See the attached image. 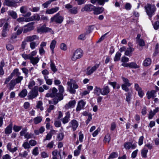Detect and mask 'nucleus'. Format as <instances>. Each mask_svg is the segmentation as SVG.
Here are the masks:
<instances>
[{
  "label": "nucleus",
  "mask_w": 159,
  "mask_h": 159,
  "mask_svg": "<svg viewBox=\"0 0 159 159\" xmlns=\"http://www.w3.org/2000/svg\"><path fill=\"white\" fill-rule=\"evenodd\" d=\"M57 89L53 87L49 90L48 93L46 94V96L47 97H57L60 100H62L63 98L62 94L57 93Z\"/></svg>",
  "instance_id": "obj_1"
},
{
  "label": "nucleus",
  "mask_w": 159,
  "mask_h": 159,
  "mask_svg": "<svg viewBox=\"0 0 159 159\" xmlns=\"http://www.w3.org/2000/svg\"><path fill=\"white\" fill-rule=\"evenodd\" d=\"M145 11L148 15L149 16V19L154 14V12L156 10V8L153 4L148 3L144 6Z\"/></svg>",
  "instance_id": "obj_2"
},
{
  "label": "nucleus",
  "mask_w": 159,
  "mask_h": 159,
  "mask_svg": "<svg viewBox=\"0 0 159 159\" xmlns=\"http://www.w3.org/2000/svg\"><path fill=\"white\" fill-rule=\"evenodd\" d=\"M63 17L58 12L51 18L50 23L54 22L57 24H60L63 21Z\"/></svg>",
  "instance_id": "obj_3"
},
{
  "label": "nucleus",
  "mask_w": 159,
  "mask_h": 159,
  "mask_svg": "<svg viewBox=\"0 0 159 159\" xmlns=\"http://www.w3.org/2000/svg\"><path fill=\"white\" fill-rule=\"evenodd\" d=\"M37 32L40 33H50L51 34L54 33V32L50 28L46 27L45 24H44L40 27L38 28Z\"/></svg>",
  "instance_id": "obj_4"
},
{
  "label": "nucleus",
  "mask_w": 159,
  "mask_h": 159,
  "mask_svg": "<svg viewBox=\"0 0 159 159\" xmlns=\"http://www.w3.org/2000/svg\"><path fill=\"white\" fill-rule=\"evenodd\" d=\"M38 95V87L35 86L34 88L29 93L28 99H32L36 97Z\"/></svg>",
  "instance_id": "obj_5"
},
{
  "label": "nucleus",
  "mask_w": 159,
  "mask_h": 159,
  "mask_svg": "<svg viewBox=\"0 0 159 159\" xmlns=\"http://www.w3.org/2000/svg\"><path fill=\"white\" fill-rule=\"evenodd\" d=\"M83 55V51L81 49H77L74 52L71 57V60L73 61H75L81 57Z\"/></svg>",
  "instance_id": "obj_6"
},
{
  "label": "nucleus",
  "mask_w": 159,
  "mask_h": 159,
  "mask_svg": "<svg viewBox=\"0 0 159 159\" xmlns=\"http://www.w3.org/2000/svg\"><path fill=\"white\" fill-rule=\"evenodd\" d=\"M69 127H71L73 131H75L78 126L79 124L77 121L75 119L72 120L69 123Z\"/></svg>",
  "instance_id": "obj_7"
},
{
  "label": "nucleus",
  "mask_w": 159,
  "mask_h": 159,
  "mask_svg": "<svg viewBox=\"0 0 159 159\" xmlns=\"http://www.w3.org/2000/svg\"><path fill=\"white\" fill-rule=\"evenodd\" d=\"M94 8L95 6L91 4H86L81 9V11L82 12L84 11H93Z\"/></svg>",
  "instance_id": "obj_8"
},
{
  "label": "nucleus",
  "mask_w": 159,
  "mask_h": 159,
  "mask_svg": "<svg viewBox=\"0 0 159 159\" xmlns=\"http://www.w3.org/2000/svg\"><path fill=\"white\" fill-rule=\"evenodd\" d=\"M33 25L32 23H30L25 25L23 28V33H26L34 29Z\"/></svg>",
  "instance_id": "obj_9"
},
{
  "label": "nucleus",
  "mask_w": 159,
  "mask_h": 159,
  "mask_svg": "<svg viewBox=\"0 0 159 159\" xmlns=\"http://www.w3.org/2000/svg\"><path fill=\"white\" fill-rule=\"evenodd\" d=\"M75 104L76 101L75 100L70 101L65 105L64 107L66 110L73 108L75 106Z\"/></svg>",
  "instance_id": "obj_10"
},
{
  "label": "nucleus",
  "mask_w": 159,
  "mask_h": 159,
  "mask_svg": "<svg viewBox=\"0 0 159 159\" xmlns=\"http://www.w3.org/2000/svg\"><path fill=\"white\" fill-rule=\"evenodd\" d=\"M86 104V102L83 100H81L79 101L78 103L76 108L77 111H80L81 109H83Z\"/></svg>",
  "instance_id": "obj_11"
},
{
  "label": "nucleus",
  "mask_w": 159,
  "mask_h": 159,
  "mask_svg": "<svg viewBox=\"0 0 159 159\" xmlns=\"http://www.w3.org/2000/svg\"><path fill=\"white\" fill-rule=\"evenodd\" d=\"M5 5L8 7H15L16 6V2L14 0H4Z\"/></svg>",
  "instance_id": "obj_12"
},
{
  "label": "nucleus",
  "mask_w": 159,
  "mask_h": 159,
  "mask_svg": "<svg viewBox=\"0 0 159 159\" xmlns=\"http://www.w3.org/2000/svg\"><path fill=\"white\" fill-rule=\"evenodd\" d=\"M110 92V89L109 86L107 85L104 86L102 89L101 94L102 95H107Z\"/></svg>",
  "instance_id": "obj_13"
},
{
  "label": "nucleus",
  "mask_w": 159,
  "mask_h": 159,
  "mask_svg": "<svg viewBox=\"0 0 159 159\" xmlns=\"http://www.w3.org/2000/svg\"><path fill=\"white\" fill-rule=\"evenodd\" d=\"M156 91L154 90H152L150 91H148L146 94L148 98L149 99L151 98H153L155 97H156L155 94L156 93Z\"/></svg>",
  "instance_id": "obj_14"
},
{
  "label": "nucleus",
  "mask_w": 159,
  "mask_h": 159,
  "mask_svg": "<svg viewBox=\"0 0 159 159\" xmlns=\"http://www.w3.org/2000/svg\"><path fill=\"white\" fill-rule=\"evenodd\" d=\"M38 37L36 35L32 36H28L25 38V40L27 42H33L35 39H38Z\"/></svg>",
  "instance_id": "obj_15"
},
{
  "label": "nucleus",
  "mask_w": 159,
  "mask_h": 159,
  "mask_svg": "<svg viewBox=\"0 0 159 159\" xmlns=\"http://www.w3.org/2000/svg\"><path fill=\"white\" fill-rule=\"evenodd\" d=\"M99 65L94 66L90 68L88 67L87 69L86 73L88 75H90L95 71L98 67Z\"/></svg>",
  "instance_id": "obj_16"
},
{
  "label": "nucleus",
  "mask_w": 159,
  "mask_h": 159,
  "mask_svg": "<svg viewBox=\"0 0 159 159\" xmlns=\"http://www.w3.org/2000/svg\"><path fill=\"white\" fill-rule=\"evenodd\" d=\"M104 9L102 7H95L93 10V13L94 14L98 15L102 13L104 11Z\"/></svg>",
  "instance_id": "obj_17"
},
{
  "label": "nucleus",
  "mask_w": 159,
  "mask_h": 159,
  "mask_svg": "<svg viewBox=\"0 0 159 159\" xmlns=\"http://www.w3.org/2000/svg\"><path fill=\"white\" fill-rule=\"evenodd\" d=\"M109 0H91L90 2L91 3L94 4L97 2L99 5H103L105 2H107Z\"/></svg>",
  "instance_id": "obj_18"
},
{
  "label": "nucleus",
  "mask_w": 159,
  "mask_h": 159,
  "mask_svg": "<svg viewBox=\"0 0 159 159\" xmlns=\"http://www.w3.org/2000/svg\"><path fill=\"white\" fill-rule=\"evenodd\" d=\"M59 9V7H56L51 9H48L46 11V13L49 14H52L57 11Z\"/></svg>",
  "instance_id": "obj_19"
},
{
  "label": "nucleus",
  "mask_w": 159,
  "mask_h": 159,
  "mask_svg": "<svg viewBox=\"0 0 159 159\" xmlns=\"http://www.w3.org/2000/svg\"><path fill=\"white\" fill-rule=\"evenodd\" d=\"M70 117V113L69 111H67L66 113V116L62 119V122L63 124H65L68 123Z\"/></svg>",
  "instance_id": "obj_20"
},
{
  "label": "nucleus",
  "mask_w": 159,
  "mask_h": 159,
  "mask_svg": "<svg viewBox=\"0 0 159 159\" xmlns=\"http://www.w3.org/2000/svg\"><path fill=\"white\" fill-rule=\"evenodd\" d=\"M134 50V48L132 47L128 48L126 50L125 54V55L130 57L131 55L132 52Z\"/></svg>",
  "instance_id": "obj_21"
},
{
  "label": "nucleus",
  "mask_w": 159,
  "mask_h": 159,
  "mask_svg": "<svg viewBox=\"0 0 159 159\" xmlns=\"http://www.w3.org/2000/svg\"><path fill=\"white\" fill-rule=\"evenodd\" d=\"M12 124H10L7 126L5 129V134H10L12 132Z\"/></svg>",
  "instance_id": "obj_22"
},
{
  "label": "nucleus",
  "mask_w": 159,
  "mask_h": 159,
  "mask_svg": "<svg viewBox=\"0 0 159 159\" xmlns=\"http://www.w3.org/2000/svg\"><path fill=\"white\" fill-rule=\"evenodd\" d=\"M29 19L30 21L37 20L39 21L40 20V17L39 15L37 14H34L31 16Z\"/></svg>",
  "instance_id": "obj_23"
},
{
  "label": "nucleus",
  "mask_w": 159,
  "mask_h": 159,
  "mask_svg": "<svg viewBox=\"0 0 159 159\" xmlns=\"http://www.w3.org/2000/svg\"><path fill=\"white\" fill-rule=\"evenodd\" d=\"M16 84L15 80H13L9 83L7 87H9V89L10 90H12L14 88Z\"/></svg>",
  "instance_id": "obj_24"
},
{
  "label": "nucleus",
  "mask_w": 159,
  "mask_h": 159,
  "mask_svg": "<svg viewBox=\"0 0 159 159\" xmlns=\"http://www.w3.org/2000/svg\"><path fill=\"white\" fill-rule=\"evenodd\" d=\"M57 41L55 40H52L51 42L50 47L52 54L54 53V49L55 47Z\"/></svg>",
  "instance_id": "obj_25"
},
{
  "label": "nucleus",
  "mask_w": 159,
  "mask_h": 159,
  "mask_svg": "<svg viewBox=\"0 0 159 159\" xmlns=\"http://www.w3.org/2000/svg\"><path fill=\"white\" fill-rule=\"evenodd\" d=\"M39 60V58L38 57H32L30 59V62L34 65L37 64Z\"/></svg>",
  "instance_id": "obj_26"
},
{
  "label": "nucleus",
  "mask_w": 159,
  "mask_h": 159,
  "mask_svg": "<svg viewBox=\"0 0 159 159\" xmlns=\"http://www.w3.org/2000/svg\"><path fill=\"white\" fill-rule=\"evenodd\" d=\"M148 152V150L145 147L141 150V154L143 157L146 158L147 157V154Z\"/></svg>",
  "instance_id": "obj_27"
},
{
  "label": "nucleus",
  "mask_w": 159,
  "mask_h": 159,
  "mask_svg": "<svg viewBox=\"0 0 159 159\" xmlns=\"http://www.w3.org/2000/svg\"><path fill=\"white\" fill-rule=\"evenodd\" d=\"M45 130V129L43 126L41 127L39 129H37L34 130V134L36 135H39L40 133L42 134L43 133Z\"/></svg>",
  "instance_id": "obj_28"
},
{
  "label": "nucleus",
  "mask_w": 159,
  "mask_h": 159,
  "mask_svg": "<svg viewBox=\"0 0 159 159\" xmlns=\"http://www.w3.org/2000/svg\"><path fill=\"white\" fill-rule=\"evenodd\" d=\"M27 94V92L26 89H24L22 90L19 93V96L21 98H24Z\"/></svg>",
  "instance_id": "obj_29"
},
{
  "label": "nucleus",
  "mask_w": 159,
  "mask_h": 159,
  "mask_svg": "<svg viewBox=\"0 0 159 159\" xmlns=\"http://www.w3.org/2000/svg\"><path fill=\"white\" fill-rule=\"evenodd\" d=\"M94 93L97 95L98 96L102 93V89L97 86L95 87L94 90Z\"/></svg>",
  "instance_id": "obj_30"
},
{
  "label": "nucleus",
  "mask_w": 159,
  "mask_h": 159,
  "mask_svg": "<svg viewBox=\"0 0 159 159\" xmlns=\"http://www.w3.org/2000/svg\"><path fill=\"white\" fill-rule=\"evenodd\" d=\"M151 63V59L149 58H147L144 60L143 62V65L144 66H147L150 65Z\"/></svg>",
  "instance_id": "obj_31"
},
{
  "label": "nucleus",
  "mask_w": 159,
  "mask_h": 159,
  "mask_svg": "<svg viewBox=\"0 0 159 159\" xmlns=\"http://www.w3.org/2000/svg\"><path fill=\"white\" fill-rule=\"evenodd\" d=\"M42 120V117L41 116H37L34 118V122L35 124H37L41 122Z\"/></svg>",
  "instance_id": "obj_32"
},
{
  "label": "nucleus",
  "mask_w": 159,
  "mask_h": 159,
  "mask_svg": "<svg viewBox=\"0 0 159 159\" xmlns=\"http://www.w3.org/2000/svg\"><path fill=\"white\" fill-rule=\"evenodd\" d=\"M129 67L130 68L136 69L139 67V66L136 64V63L132 62L129 63Z\"/></svg>",
  "instance_id": "obj_33"
},
{
  "label": "nucleus",
  "mask_w": 159,
  "mask_h": 159,
  "mask_svg": "<svg viewBox=\"0 0 159 159\" xmlns=\"http://www.w3.org/2000/svg\"><path fill=\"white\" fill-rule=\"evenodd\" d=\"M8 15L11 16L13 18L16 19L17 17L16 13L13 11H9L8 12Z\"/></svg>",
  "instance_id": "obj_34"
},
{
  "label": "nucleus",
  "mask_w": 159,
  "mask_h": 159,
  "mask_svg": "<svg viewBox=\"0 0 159 159\" xmlns=\"http://www.w3.org/2000/svg\"><path fill=\"white\" fill-rule=\"evenodd\" d=\"M121 55V54L120 52H117L114 58V61H119L120 60Z\"/></svg>",
  "instance_id": "obj_35"
},
{
  "label": "nucleus",
  "mask_w": 159,
  "mask_h": 159,
  "mask_svg": "<svg viewBox=\"0 0 159 159\" xmlns=\"http://www.w3.org/2000/svg\"><path fill=\"white\" fill-rule=\"evenodd\" d=\"M118 156L117 153L116 152H112L109 156L107 159L110 158L113 159L117 157Z\"/></svg>",
  "instance_id": "obj_36"
},
{
  "label": "nucleus",
  "mask_w": 159,
  "mask_h": 159,
  "mask_svg": "<svg viewBox=\"0 0 159 159\" xmlns=\"http://www.w3.org/2000/svg\"><path fill=\"white\" fill-rule=\"evenodd\" d=\"M43 102L41 101H39L38 102L36 107L40 109L41 111H42L43 110V107H42Z\"/></svg>",
  "instance_id": "obj_37"
},
{
  "label": "nucleus",
  "mask_w": 159,
  "mask_h": 159,
  "mask_svg": "<svg viewBox=\"0 0 159 159\" xmlns=\"http://www.w3.org/2000/svg\"><path fill=\"white\" fill-rule=\"evenodd\" d=\"M122 79L124 83L123 84H124L127 85L128 87L130 86L131 85V84L129 83V80L123 77L122 78Z\"/></svg>",
  "instance_id": "obj_38"
},
{
  "label": "nucleus",
  "mask_w": 159,
  "mask_h": 159,
  "mask_svg": "<svg viewBox=\"0 0 159 159\" xmlns=\"http://www.w3.org/2000/svg\"><path fill=\"white\" fill-rule=\"evenodd\" d=\"M48 76H45L44 79L46 81V83L49 85H51L52 82V80L48 79Z\"/></svg>",
  "instance_id": "obj_39"
},
{
  "label": "nucleus",
  "mask_w": 159,
  "mask_h": 159,
  "mask_svg": "<svg viewBox=\"0 0 159 159\" xmlns=\"http://www.w3.org/2000/svg\"><path fill=\"white\" fill-rule=\"evenodd\" d=\"M54 146H55V145L54 144V142L53 141H52L48 143L46 146V147L49 149H51L53 148Z\"/></svg>",
  "instance_id": "obj_40"
},
{
  "label": "nucleus",
  "mask_w": 159,
  "mask_h": 159,
  "mask_svg": "<svg viewBox=\"0 0 159 159\" xmlns=\"http://www.w3.org/2000/svg\"><path fill=\"white\" fill-rule=\"evenodd\" d=\"M10 27V26L9 24L7 22H6L3 26V30L8 32L9 30Z\"/></svg>",
  "instance_id": "obj_41"
},
{
  "label": "nucleus",
  "mask_w": 159,
  "mask_h": 159,
  "mask_svg": "<svg viewBox=\"0 0 159 159\" xmlns=\"http://www.w3.org/2000/svg\"><path fill=\"white\" fill-rule=\"evenodd\" d=\"M24 137L25 139H27L32 138L34 137V134L31 133H27L25 134Z\"/></svg>",
  "instance_id": "obj_42"
},
{
  "label": "nucleus",
  "mask_w": 159,
  "mask_h": 159,
  "mask_svg": "<svg viewBox=\"0 0 159 159\" xmlns=\"http://www.w3.org/2000/svg\"><path fill=\"white\" fill-rule=\"evenodd\" d=\"M39 154V148L38 147H35L33 150L32 154L34 156H37Z\"/></svg>",
  "instance_id": "obj_43"
},
{
  "label": "nucleus",
  "mask_w": 159,
  "mask_h": 159,
  "mask_svg": "<svg viewBox=\"0 0 159 159\" xmlns=\"http://www.w3.org/2000/svg\"><path fill=\"white\" fill-rule=\"evenodd\" d=\"M137 43H138L139 45L141 47H143L145 46V42L143 39H140L136 41Z\"/></svg>",
  "instance_id": "obj_44"
},
{
  "label": "nucleus",
  "mask_w": 159,
  "mask_h": 159,
  "mask_svg": "<svg viewBox=\"0 0 159 159\" xmlns=\"http://www.w3.org/2000/svg\"><path fill=\"white\" fill-rule=\"evenodd\" d=\"M11 74H12V76L13 77L14 75H16V76H20V73L19 71V70L18 69H16L14 70L12 73Z\"/></svg>",
  "instance_id": "obj_45"
},
{
  "label": "nucleus",
  "mask_w": 159,
  "mask_h": 159,
  "mask_svg": "<svg viewBox=\"0 0 159 159\" xmlns=\"http://www.w3.org/2000/svg\"><path fill=\"white\" fill-rule=\"evenodd\" d=\"M27 10V8L26 6H24L20 7V11L22 13H25Z\"/></svg>",
  "instance_id": "obj_46"
},
{
  "label": "nucleus",
  "mask_w": 159,
  "mask_h": 159,
  "mask_svg": "<svg viewBox=\"0 0 159 159\" xmlns=\"http://www.w3.org/2000/svg\"><path fill=\"white\" fill-rule=\"evenodd\" d=\"M52 133L51 132L48 133L45 139L43 140V141H45L46 140H50L52 138Z\"/></svg>",
  "instance_id": "obj_47"
},
{
  "label": "nucleus",
  "mask_w": 159,
  "mask_h": 159,
  "mask_svg": "<svg viewBox=\"0 0 159 159\" xmlns=\"http://www.w3.org/2000/svg\"><path fill=\"white\" fill-rule=\"evenodd\" d=\"M50 67L52 70L54 72H55L57 71V69L56 68L54 64L51 62L50 64Z\"/></svg>",
  "instance_id": "obj_48"
},
{
  "label": "nucleus",
  "mask_w": 159,
  "mask_h": 159,
  "mask_svg": "<svg viewBox=\"0 0 159 159\" xmlns=\"http://www.w3.org/2000/svg\"><path fill=\"white\" fill-rule=\"evenodd\" d=\"M64 134L63 133H58L57 135V139L59 141L62 140L64 138Z\"/></svg>",
  "instance_id": "obj_49"
},
{
  "label": "nucleus",
  "mask_w": 159,
  "mask_h": 159,
  "mask_svg": "<svg viewBox=\"0 0 159 159\" xmlns=\"http://www.w3.org/2000/svg\"><path fill=\"white\" fill-rule=\"evenodd\" d=\"M17 76V77L15 80L16 83H20L23 79V77L20 76Z\"/></svg>",
  "instance_id": "obj_50"
},
{
  "label": "nucleus",
  "mask_w": 159,
  "mask_h": 159,
  "mask_svg": "<svg viewBox=\"0 0 159 159\" xmlns=\"http://www.w3.org/2000/svg\"><path fill=\"white\" fill-rule=\"evenodd\" d=\"M21 56L25 60L27 59H30H30H31V57H30V54H27L23 53L22 54Z\"/></svg>",
  "instance_id": "obj_51"
},
{
  "label": "nucleus",
  "mask_w": 159,
  "mask_h": 159,
  "mask_svg": "<svg viewBox=\"0 0 159 159\" xmlns=\"http://www.w3.org/2000/svg\"><path fill=\"white\" fill-rule=\"evenodd\" d=\"M87 34L86 33H83L81 34L78 37V39H80L82 40H84L86 39V35Z\"/></svg>",
  "instance_id": "obj_52"
},
{
  "label": "nucleus",
  "mask_w": 159,
  "mask_h": 159,
  "mask_svg": "<svg viewBox=\"0 0 159 159\" xmlns=\"http://www.w3.org/2000/svg\"><path fill=\"white\" fill-rule=\"evenodd\" d=\"M37 45L38 44L35 42H32L30 43V47L32 49H34Z\"/></svg>",
  "instance_id": "obj_53"
},
{
  "label": "nucleus",
  "mask_w": 159,
  "mask_h": 159,
  "mask_svg": "<svg viewBox=\"0 0 159 159\" xmlns=\"http://www.w3.org/2000/svg\"><path fill=\"white\" fill-rule=\"evenodd\" d=\"M22 146L25 149H29L30 148V143L27 142H25L23 143Z\"/></svg>",
  "instance_id": "obj_54"
},
{
  "label": "nucleus",
  "mask_w": 159,
  "mask_h": 159,
  "mask_svg": "<svg viewBox=\"0 0 159 159\" xmlns=\"http://www.w3.org/2000/svg\"><path fill=\"white\" fill-rule=\"evenodd\" d=\"M77 8L76 7H74L72 9H70L69 11L72 14H76L77 13Z\"/></svg>",
  "instance_id": "obj_55"
},
{
  "label": "nucleus",
  "mask_w": 159,
  "mask_h": 159,
  "mask_svg": "<svg viewBox=\"0 0 159 159\" xmlns=\"http://www.w3.org/2000/svg\"><path fill=\"white\" fill-rule=\"evenodd\" d=\"M126 100L129 103V102L131 100V94L130 92H128L126 95Z\"/></svg>",
  "instance_id": "obj_56"
},
{
  "label": "nucleus",
  "mask_w": 159,
  "mask_h": 159,
  "mask_svg": "<svg viewBox=\"0 0 159 159\" xmlns=\"http://www.w3.org/2000/svg\"><path fill=\"white\" fill-rule=\"evenodd\" d=\"M30 145L32 146H34L36 145L37 144V142L36 141L32 139L30 140L29 142Z\"/></svg>",
  "instance_id": "obj_57"
},
{
  "label": "nucleus",
  "mask_w": 159,
  "mask_h": 159,
  "mask_svg": "<svg viewBox=\"0 0 159 159\" xmlns=\"http://www.w3.org/2000/svg\"><path fill=\"white\" fill-rule=\"evenodd\" d=\"M131 146V143L129 142L126 143H125L124 147L125 148L127 149H129Z\"/></svg>",
  "instance_id": "obj_58"
},
{
  "label": "nucleus",
  "mask_w": 159,
  "mask_h": 159,
  "mask_svg": "<svg viewBox=\"0 0 159 159\" xmlns=\"http://www.w3.org/2000/svg\"><path fill=\"white\" fill-rule=\"evenodd\" d=\"M67 89L69 90L70 92L72 94H75L76 92V91L75 89L72 87H68Z\"/></svg>",
  "instance_id": "obj_59"
},
{
  "label": "nucleus",
  "mask_w": 159,
  "mask_h": 159,
  "mask_svg": "<svg viewBox=\"0 0 159 159\" xmlns=\"http://www.w3.org/2000/svg\"><path fill=\"white\" fill-rule=\"evenodd\" d=\"M93 29V26H89L88 30H86L85 33L87 34H89L92 32Z\"/></svg>",
  "instance_id": "obj_60"
},
{
  "label": "nucleus",
  "mask_w": 159,
  "mask_h": 159,
  "mask_svg": "<svg viewBox=\"0 0 159 159\" xmlns=\"http://www.w3.org/2000/svg\"><path fill=\"white\" fill-rule=\"evenodd\" d=\"M12 77H13L12 76V74H11L9 76L6 78V80L4 82V84H7L8 82L11 79Z\"/></svg>",
  "instance_id": "obj_61"
},
{
  "label": "nucleus",
  "mask_w": 159,
  "mask_h": 159,
  "mask_svg": "<svg viewBox=\"0 0 159 159\" xmlns=\"http://www.w3.org/2000/svg\"><path fill=\"white\" fill-rule=\"evenodd\" d=\"M153 27L155 30H157L159 28V21L155 22L153 25Z\"/></svg>",
  "instance_id": "obj_62"
},
{
  "label": "nucleus",
  "mask_w": 159,
  "mask_h": 159,
  "mask_svg": "<svg viewBox=\"0 0 159 159\" xmlns=\"http://www.w3.org/2000/svg\"><path fill=\"white\" fill-rule=\"evenodd\" d=\"M111 139V138L110 136V135L109 134H107L105 137L104 139L105 140L106 142H109L110 141Z\"/></svg>",
  "instance_id": "obj_63"
},
{
  "label": "nucleus",
  "mask_w": 159,
  "mask_h": 159,
  "mask_svg": "<svg viewBox=\"0 0 159 159\" xmlns=\"http://www.w3.org/2000/svg\"><path fill=\"white\" fill-rule=\"evenodd\" d=\"M6 48L7 50L8 51H11L13 49V46L10 44H8L6 45Z\"/></svg>",
  "instance_id": "obj_64"
}]
</instances>
